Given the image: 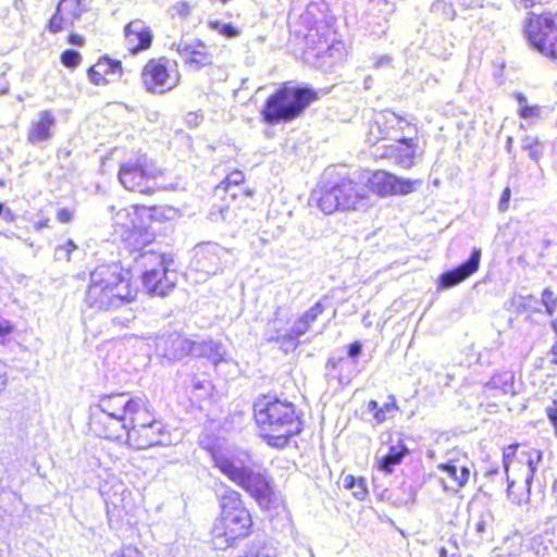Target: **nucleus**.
<instances>
[{"mask_svg":"<svg viewBox=\"0 0 557 557\" xmlns=\"http://www.w3.org/2000/svg\"><path fill=\"white\" fill-rule=\"evenodd\" d=\"M251 419L257 435L268 446L284 449L305 429L301 411L286 398L261 393L251 403Z\"/></svg>","mask_w":557,"mask_h":557,"instance_id":"nucleus-1","label":"nucleus"},{"mask_svg":"<svg viewBox=\"0 0 557 557\" xmlns=\"http://www.w3.org/2000/svg\"><path fill=\"white\" fill-rule=\"evenodd\" d=\"M140 287L132 268L121 262L97 265L90 273L84 301L89 308L108 311L132 304Z\"/></svg>","mask_w":557,"mask_h":557,"instance_id":"nucleus-2","label":"nucleus"},{"mask_svg":"<svg viewBox=\"0 0 557 557\" xmlns=\"http://www.w3.org/2000/svg\"><path fill=\"white\" fill-rule=\"evenodd\" d=\"M317 207L324 214L359 212L371 208V199L363 183L337 168L325 171L314 190Z\"/></svg>","mask_w":557,"mask_h":557,"instance_id":"nucleus-3","label":"nucleus"},{"mask_svg":"<svg viewBox=\"0 0 557 557\" xmlns=\"http://www.w3.org/2000/svg\"><path fill=\"white\" fill-rule=\"evenodd\" d=\"M211 458L214 467L252 498L259 507L269 509L274 506L276 498L275 485L265 469L237 465L232 457L221 450L211 451Z\"/></svg>","mask_w":557,"mask_h":557,"instance_id":"nucleus-4","label":"nucleus"},{"mask_svg":"<svg viewBox=\"0 0 557 557\" xmlns=\"http://www.w3.org/2000/svg\"><path fill=\"white\" fill-rule=\"evenodd\" d=\"M319 98V92L311 86L283 82L264 100L261 120L267 125L293 122Z\"/></svg>","mask_w":557,"mask_h":557,"instance_id":"nucleus-5","label":"nucleus"},{"mask_svg":"<svg viewBox=\"0 0 557 557\" xmlns=\"http://www.w3.org/2000/svg\"><path fill=\"white\" fill-rule=\"evenodd\" d=\"M541 460L542 451L525 443H513L503 448L502 462L507 475V495L512 503L528 500Z\"/></svg>","mask_w":557,"mask_h":557,"instance_id":"nucleus-6","label":"nucleus"},{"mask_svg":"<svg viewBox=\"0 0 557 557\" xmlns=\"http://www.w3.org/2000/svg\"><path fill=\"white\" fill-rule=\"evenodd\" d=\"M256 188L249 186L242 170L230 171L213 188L210 218L214 221H232L251 208Z\"/></svg>","mask_w":557,"mask_h":557,"instance_id":"nucleus-7","label":"nucleus"},{"mask_svg":"<svg viewBox=\"0 0 557 557\" xmlns=\"http://www.w3.org/2000/svg\"><path fill=\"white\" fill-rule=\"evenodd\" d=\"M125 421L126 443L134 449L165 445L171 437L169 428L145 396L135 403Z\"/></svg>","mask_w":557,"mask_h":557,"instance_id":"nucleus-8","label":"nucleus"},{"mask_svg":"<svg viewBox=\"0 0 557 557\" xmlns=\"http://www.w3.org/2000/svg\"><path fill=\"white\" fill-rule=\"evenodd\" d=\"M160 206L133 205L129 208L119 210L114 215V228L120 234L123 248L129 255L144 257L146 253H158L147 248L156 242V232L150 227L138 224V220L144 211L150 212V218L161 220L164 212Z\"/></svg>","mask_w":557,"mask_h":557,"instance_id":"nucleus-9","label":"nucleus"},{"mask_svg":"<svg viewBox=\"0 0 557 557\" xmlns=\"http://www.w3.org/2000/svg\"><path fill=\"white\" fill-rule=\"evenodd\" d=\"M221 486L224 491L218 497L220 513L213 525V533L231 545L252 533L253 520L243 495L224 483Z\"/></svg>","mask_w":557,"mask_h":557,"instance_id":"nucleus-10","label":"nucleus"},{"mask_svg":"<svg viewBox=\"0 0 557 557\" xmlns=\"http://www.w3.org/2000/svg\"><path fill=\"white\" fill-rule=\"evenodd\" d=\"M162 175L163 171L145 152L121 162L117 171V180L125 190L144 196L160 190L158 181Z\"/></svg>","mask_w":557,"mask_h":557,"instance_id":"nucleus-11","label":"nucleus"},{"mask_svg":"<svg viewBox=\"0 0 557 557\" xmlns=\"http://www.w3.org/2000/svg\"><path fill=\"white\" fill-rule=\"evenodd\" d=\"M327 300V296L320 298L297 317L290 329L284 331L276 325L277 322L282 321L280 317L282 310L277 308L274 312V318L269 320V324H272V329L275 332V335H273L270 341L277 344L285 352L295 350L299 345L300 337L309 332L318 322L319 318L326 311Z\"/></svg>","mask_w":557,"mask_h":557,"instance_id":"nucleus-12","label":"nucleus"},{"mask_svg":"<svg viewBox=\"0 0 557 557\" xmlns=\"http://www.w3.org/2000/svg\"><path fill=\"white\" fill-rule=\"evenodd\" d=\"M181 79L177 61L164 54L148 58L140 69L141 85L151 95H163L173 90Z\"/></svg>","mask_w":557,"mask_h":557,"instance_id":"nucleus-13","label":"nucleus"},{"mask_svg":"<svg viewBox=\"0 0 557 557\" xmlns=\"http://www.w3.org/2000/svg\"><path fill=\"white\" fill-rule=\"evenodd\" d=\"M523 32L532 47L557 59V10L529 13L523 23Z\"/></svg>","mask_w":557,"mask_h":557,"instance_id":"nucleus-14","label":"nucleus"},{"mask_svg":"<svg viewBox=\"0 0 557 557\" xmlns=\"http://www.w3.org/2000/svg\"><path fill=\"white\" fill-rule=\"evenodd\" d=\"M421 180H409L398 177L389 172L383 170L373 171L363 186L368 194H375L379 197H388L397 195H408L417 189V186L421 185Z\"/></svg>","mask_w":557,"mask_h":557,"instance_id":"nucleus-15","label":"nucleus"},{"mask_svg":"<svg viewBox=\"0 0 557 557\" xmlns=\"http://www.w3.org/2000/svg\"><path fill=\"white\" fill-rule=\"evenodd\" d=\"M86 11L84 0H59L46 23V29L51 34L71 29Z\"/></svg>","mask_w":557,"mask_h":557,"instance_id":"nucleus-16","label":"nucleus"},{"mask_svg":"<svg viewBox=\"0 0 557 557\" xmlns=\"http://www.w3.org/2000/svg\"><path fill=\"white\" fill-rule=\"evenodd\" d=\"M403 124L410 125V123L400 115L394 113H379L367 124L364 143L370 147H374L379 143L395 136L398 131L403 129Z\"/></svg>","mask_w":557,"mask_h":557,"instance_id":"nucleus-17","label":"nucleus"},{"mask_svg":"<svg viewBox=\"0 0 557 557\" xmlns=\"http://www.w3.org/2000/svg\"><path fill=\"white\" fill-rule=\"evenodd\" d=\"M296 24L304 28L296 29V33L305 37L309 48L331 47L332 27L325 20H315L310 11H306L299 15Z\"/></svg>","mask_w":557,"mask_h":557,"instance_id":"nucleus-18","label":"nucleus"},{"mask_svg":"<svg viewBox=\"0 0 557 557\" xmlns=\"http://www.w3.org/2000/svg\"><path fill=\"white\" fill-rule=\"evenodd\" d=\"M175 50L184 65L191 71H200L213 65L214 55L201 39L180 41Z\"/></svg>","mask_w":557,"mask_h":557,"instance_id":"nucleus-19","label":"nucleus"},{"mask_svg":"<svg viewBox=\"0 0 557 557\" xmlns=\"http://www.w3.org/2000/svg\"><path fill=\"white\" fill-rule=\"evenodd\" d=\"M436 469L441 472L437 482L446 493H456L465 488L470 482V468L458 459L441 462L436 466Z\"/></svg>","mask_w":557,"mask_h":557,"instance_id":"nucleus-20","label":"nucleus"},{"mask_svg":"<svg viewBox=\"0 0 557 557\" xmlns=\"http://www.w3.org/2000/svg\"><path fill=\"white\" fill-rule=\"evenodd\" d=\"M90 431L100 438L116 441L125 431V420L120 416L92 410L89 422Z\"/></svg>","mask_w":557,"mask_h":557,"instance_id":"nucleus-21","label":"nucleus"},{"mask_svg":"<svg viewBox=\"0 0 557 557\" xmlns=\"http://www.w3.org/2000/svg\"><path fill=\"white\" fill-rule=\"evenodd\" d=\"M157 258L161 268L145 271L141 275V280L150 295L164 297L174 288L173 282L166 276L168 265L171 259L164 252L157 253Z\"/></svg>","mask_w":557,"mask_h":557,"instance_id":"nucleus-22","label":"nucleus"},{"mask_svg":"<svg viewBox=\"0 0 557 557\" xmlns=\"http://www.w3.org/2000/svg\"><path fill=\"white\" fill-rule=\"evenodd\" d=\"M124 39L132 55L149 50L153 44V33L140 18H134L124 26Z\"/></svg>","mask_w":557,"mask_h":557,"instance_id":"nucleus-23","label":"nucleus"},{"mask_svg":"<svg viewBox=\"0 0 557 557\" xmlns=\"http://www.w3.org/2000/svg\"><path fill=\"white\" fill-rule=\"evenodd\" d=\"M418 149L413 138H400L394 144L384 146L382 158L393 160L397 166L409 170L416 164L417 154L423 153V150L418 152Z\"/></svg>","mask_w":557,"mask_h":557,"instance_id":"nucleus-24","label":"nucleus"},{"mask_svg":"<svg viewBox=\"0 0 557 557\" xmlns=\"http://www.w3.org/2000/svg\"><path fill=\"white\" fill-rule=\"evenodd\" d=\"M123 72V64L120 60L102 55L87 69L86 73L89 83L94 86H107L114 76H122Z\"/></svg>","mask_w":557,"mask_h":557,"instance_id":"nucleus-25","label":"nucleus"},{"mask_svg":"<svg viewBox=\"0 0 557 557\" xmlns=\"http://www.w3.org/2000/svg\"><path fill=\"white\" fill-rule=\"evenodd\" d=\"M481 251L480 249H473L470 253L469 259L458 265L457 268L442 273L438 277V288L447 289L451 288L461 282L466 281L472 274H474L480 267Z\"/></svg>","mask_w":557,"mask_h":557,"instance_id":"nucleus-26","label":"nucleus"},{"mask_svg":"<svg viewBox=\"0 0 557 557\" xmlns=\"http://www.w3.org/2000/svg\"><path fill=\"white\" fill-rule=\"evenodd\" d=\"M125 396V393L102 395L100 396L99 403L95 406L94 410L120 416L126 421L129 417L132 408L136 407L135 403L141 401L145 395L132 396L127 399Z\"/></svg>","mask_w":557,"mask_h":557,"instance_id":"nucleus-27","label":"nucleus"},{"mask_svg":"<svg viewBox=\"0 0 557 557\" xmlns=\"http://www.w3.org/2000/svg\"><path fill=\"white\" fill-rule=\"evenodd\" d=\"M55 124V117L50 110L41 111L37 119L30 122L27 129V141L32 145H38L52 137V128Z\"/></svg>","mask_w":557,"mask_h":557,"instance_id":"nucleus-28","label":"nucleus"},{"mask_svg":"<svg viewBox=\"0 0 557 557\" xmlns=\"http://www.w3.org/2000/svg\"><path fill=\"white\" fill-rule=\"evenodd\" d=\"M408 454L409 448L405 441L398 438L395 444L389 445L388 453L376 460V468L384 473H392L394 468L400 465Z\"/></svg>","mask_w":557,"mask_h":557,"instance_id":"nucleus-29","label":"nucleus"},{"mask_svg":"<svg viewBox=\"0 0 557 557\" xmlns=\"http://www.w3.org/2000/svg\"><path fill=\"white\" fill-rule=\"evenodd\" d=\"M201 356L206 358L215 369L220 364L235 368L236 362L227 357L226 350L222 344L206 342L201 346Z\"/></svg>","mask_w":557,"mask_h":557,"instance_id":"nucleus-30","label":"nucleus"},{"mask_svg":"<svg viewBox=\"0 0 557 557\" xmlns=\"http://www.w3.org/2000/svg\"><path fill=\"white\" fill-rule=\"evenodd\" d=\"M367 409L369 412H372V417L377 424H381L387 420V413H393L399 410V406L397 404V399L395 395L388 396V401L385 403L382 407L379 406V403L374 399H371L367 404Z\"/></svg>","mask_w":557,"mask_h":557,"instance_id":"nucleus-31","label":"nucleus"},{"mask_svg":"<svg viewBox=\"0 0 557 557\" xmlns=\"http://www.w3.org/2000/svg\"><path fill=\"white\" fill-rule=\"evenodd\" d=\"M515 99L519 103L518 115L528 121H535L541 117L542 107L539 104H530L528 98L522 92H515Z\"/></svg>","mask_w":557,"mask_h":557,"instance_id":"nucleus-32","label":"nucleus"},{"mask_svg":"<svg viewBox=\"0 0 557 557\" xmlns=\"http://www.w3.org/2000/svg\"><path fill=\"white\" fill-rule=\"evenodd\" d=\"M343 487L347 491H351L352 496L358 500L366 499L368 495L367 482L362 476L356 478L352 474L345 475L343 479Z\"/></svg>","mask_w":557,"mask_h":557,"instance_id":"nucleus-33","label":"nucleus"},{"mask_svg":"<svg viewBox=\"0 0 557 557\" xmlns=\"http://www.w3.org/2000/svg\"><path fill=\"white\" fill-rule=\"evenodd\" d=\"M220 252H222V249L218 246L207 247L198 252L199 260L203 264H208L212 269L218 270L222 265Z\"/></svg>","mask_w":557,"mask_h":557,"instance_id":"nucleus-34","label":"nucleus"},{"mask_svg":"<svg viewBox=\"0 0 557 557\" xmlns=\"http://www.w3.org/2000/svg\"><path fill=\"white\" fill-rule=\"evenodd\" d=\"M522 149L528 151L530 157L536 162L543 153V145L535 136H524L522 139Z\"/></svg>","mask_w":557,"mask_h":557,"instance_id":"nucleus-35","label":"nucleus"},{"mask_svg":"<svg viewBox=\"0 0 557 557\" xmlns=\"http://www.w3.org/2000/svg\"><path fill=\"white\" fill-rule=\"evenodd\" d=\"M539 304L540 301L534 295L523 296L520 304V312L531 319L534 314L542 312Z\"/></svg>","mask_w":557,"mask_h":557,"instance_id":"nucleus-36","label":"nucleus"},{"mask_svg":"<svg viewBox=\"0 0 557 557\" xmlns=\"http://www.w3.org/2000/svg\"><path fill=\"white\" fill-rule=\"evenodd\" d=\"M82 61V54L73 49H66L60 54V62L63 66L70 70H74L79 66Z\"/></svg>","mask_w":557,"mask_h":557,"instance_id":"nucleus-37","label":"nucleus"},{"mask_svg":"<svg viewBox=\"0 0 557 557\" xmlns=\"http://www.w3.org/2000/svg\"><path fill=\"white\" fill-rule=\"evenodd\" d=\"M208 26L225 38H235L240 34V30L237 27L232 24H221L218 20L210 21Z\"/></svg>","mask_w":557,"mask_h":557,"instance_id":"nucleus-38","label":"nucleus"},{"mask_svg":"<svg viewBox=\"0 0 557 557\" xmlns=\"http://www.w3.org/2000/svg\"><path fill=\"white\" fill-rule=\"evenodd\" d=\"M541 302L545 307V313L549 317H552L557 309V296L555 293L549 289L545 288L543 289L541 294Z\"/></svg>","mask_w":557,"mask_h":557,"instance_id":"nucleus-39","label":"nucleus"},{"mask_svg":"<svg viewBox=\"0 0 557 557\" xmlns=\"http://www.w3.org/2000/svg\"><path fill=\"white\" fill-rule=\"evenodd\" d=\"M432 9L435 11H441L449 20H454L456 17V11L450 2H446L444 0H436L432 4Z\"/></svg>","mask_w":557,"mask_h":557,"instance_id":"nucleus-40","label":"nucleus"},{"mask_svg":"<svg viewBox=\"0 0 557 557\" xmlns=\"http://www.w3.org/2000/svg\"><path fill=\"white\" fill-rule=\"evenodd\" d=\"M193 387H194V391H200V389L205 391L203 397L196 395V398L198 400L211 399L213 397L214 386L210 381H198V382L194 383Z\"/></svg>","mask_w":557,"mask_h":557,"instance_id":"nucleus-41","label":"nucleus"},{"mask_svg":"<svg viewBox=\"0 0 557 557\" xmlns=\"http://www.w3.org/2000/svg\"><path fill=\"white\" fill-rule=\"evenodd\" d=\"M76 250L77 245L72 239H67L64 244L55 247V252L62 253L65 261H71V256Z\"/></svg>","mask_w":557,"mask_h":557,"instance_id":"nucleus-42","label":"nucleus"},{"mask_svg":"<svg viewBox=\"0 0 557 557\" xmlns=\"http://www.w3.org/2000/svg\"><path fill=\"white\" fill-rule=\"evenodd\" d=\"M111 557H144L143 553L133 545L123 546L119 553L112 555Z\"/></svg>","mask_w":557,"mask_h":557,"instance_id":"nucleus-43","label":"nucleus"},{"mask_svg":"<svg viewBox=\"0 0 557 557\" xmlns=\"http://www.w3.org/2000/svg\"><path fill=\"white\" fill-rule=\"evenodd\" d=\"M74 218V209L71 208H61L57 211V220L60 223L66 224L70 223Z\"/></svg>","mask_w":557,"mask_h":557,"instance_id":"nucleus-44","label":"nucleus"},{"mask_svg":"<svg viewBox=\"0 0 557 557\" xmlns=\"http://www.w3.org/2000/svg\"><path fill=\"white\" fill-rule=\"evenodd\" d=\"M510 197H511V189L509 186H507L503 189L500 198H499V203H498L499 211L505 212L508 210Z\"/></svg>","mask_w":557,"mask_h":557,"instance_id":"nucleus-45","label":"nucleus"},{"mask_svg":"<svg viewBox=\"0 0 557 557\" xmlns=\"http://www.w3.org/2000/svg\"><path fill=\"white\" fill-rule=\"evenodd\" d=\"M546 414L557 434V399H554L552 406L546 408Z\"/></svg>","mask_w":557,"mask_h":557,"instance_id":"nucleus-46","label":"nucleus"},{"mask_svg":"<svg viewBox=\"0 0 557 557\" xmlns=\"http://www.w3.org/2000/svg\"><path fill=\"white\" fill-rule=\"evenodd\" d=\"M66 42L77 47H84L86 44V39L84 36L70 32L66 36Z\"/></svg>","mask_w":557,"mask_h":557,"instance_id":"nucleus-47","label":"nucleus"},{"mask_svg":"<svg viewBox=\"0 0 557 557\" xmlns=\"http://www.w3.org/2000/svg\"><path fill=\"white\" fill-rule=\"evenodd\" d=\"M513 2L523 9H532L537 5H542L544 0H513Z\"/></svg>","mask_w":557,"mask_h":557,"instance_id":"nucleus-48","label":"nucleus"},{"mask_svg":"<svg viewBox=\"0 0 557 557\" xmlns=\"http://www.w3.org/2000/svg\"><path fill=\"white\" fill-rule=\"evenodd\" d=\"M459 4L465 9L482 8L485 0H458Z\"/></svg>","mask_w":557,"mask_h":557,"instance_id":"nucleus-49","label":"nucleus"},{"mask_svg":"<svg viewBox=\"0 0 557 557\" xmlns=\"http://www.w3.org/2000/svg\"><path fill=\"white\" fill-rule=\"evenodd\" d=\"M3 215L4 219L9 222H13L15 220V214L10 209H5L4 205L0 201V216Z\"/></svg>","mask_w":557,"mask_h":557,"instance_id":"nucleus-50","label":"nucleus"},{"mask_svg":"<svg viewBox=\"0 0 557 557\" xmlns=\"http://www.w3.org/2000/svg\"><path fill=\"white\" fill-rule=\"evenodd\" d=\"M361 351V345L359 342H352L348 345V354L351 357H357Z\"/></svg>","mask_w":557,"mask_h":557,"instance_id":"nucleus-51","label":"nucleus"},{"mask_svg":"<svg viewBox=\"0 0 557 557\" xmlns=\"http://www.w3.org/2000/svg\"><path fill=\"white\" fill-rule=\"evenodd\" d=\"M13 331V326L9 321L0 322V336H5Z\"/></svg>","mask_w":557,"mask_h":557,"instance_id":"nucleus-52","label":"nucleus"},{"mask_svg":"<svg viewBox=\"0 0 557 557\" xmlns=\"http://www.w3.org/2000/svg\"><path fill=\"white\" fill-rule=\"evenodd\" d=\"M499 473V468L498 466H493L491 468H487L485 471H484V476H487V478H492L494 475H497Z\"/></svg>","mask_w":557,"mask_h":557,"instance_id":"nucleus-53","label":"nucleus"},{"mask_svg":"<svg viewBox=\"0 0 557 557\" xmlns=\"http://www.w3.org/2000/svg\"><path fill=\"white\" fill-rule=\"evenodd\" d=\"M486 523L483 520H480L475 523V531L479 533H483L485 531Z\"/></svg>","mask_w":557,"mask_h":557,"instance_id":"nucleus-54","label":"nucleus"},{"mask_svg":"<svg viewBox=\"0 0 557 557\" xmlns=\"http://www.w3.org/2000/svg\"><path fill=\"white\" fill-rule=\"evenodd\" d=\"M238 557H269V556L258 553V552H250V553H247V554H245L243 556H238Z\"/></svg>","mask_w":557,"mask_h":557,"instance_id":"nucleus-55","label":"nucleus"},{"mask_svg":"<svg viewBox=\"0 0 557 557\" xmlns=\"http://www.w3.org/2000/svg\"><path fill=\"white\" fill-rule=\"evenodd\" d=\"M506 149L508 152H512V150H513V139L510 136L507 138Z\"/></svg>","mask_w":557,"mask_h":557,"instance_id":"nucleus-56","label":"nucleus"},{"mask_svg":"<svg viewBox=\"0 0 557 557\" xmlns=\"http://www.w3.org/2000/svg\"><path fill=\"white\" fill-rule=\"evenodd\" d=\"M49 226V219H45L40 222H38V224L36 225V230H41L44 227H48Z\"/></svg>","mask_w":557,"mask_h":557,"instance_id":"nucleus-57","label":"nucleus"},{"mask_svg":"<svg viewBox=\"0 0 557 557\" xmlns=\"http://www.w3.org/2000/svg\"><path fill=\"white\" fill-rule=\"evenodd\" d=\"M552 532L557 535V517L552 522Z\"/></svg>","mask_w":557,"mask_h":557,"instance_id":"nucleus-58","label":"nucleus"},{"mask_svg":"<svg viewBox=\"0 0 557 557\" xmlns=\"http://www.w3.org/2000/svg\"><path fill=\"white\" fill-rule=\"evenodd\" d=\"M552 327L557 335V318L552 321Z\"/></svg>","mask_w":557,"mask_h":557,"instance_id":"nucleus-59","label":"nucleus"},{"mask_svg":"<svg viewBox=\"0 0 557 557\" xmlns=\"http://www.w3.org/2000/svg\"><path fill=\"white\" fill-rule=\"evenodd\" d=\"M522 487H523V480L521 481V484H520V486H519V488H518V490H516V484L513 485V491H515V493H516V494L521 493V488H522Z\"/></svg>","mask_w":557,"mask_h":557,"instance_id":"nucleus-60","label":"nucleus"},{"mask_svg":"<svg viewBox=\"0 0 557 557\" xmlns=\"http://www.w3.org/2000/svg\"><path fill=\"white\" fill-rule=\"evenodd\" d=\"M442 557H446V556L444 555V556H442Z\"/></svg>","mask_w":557,"mask_h":557,"instance_id":"nucleus-61","label":"nucleus"}]
</instances>
